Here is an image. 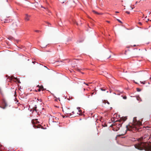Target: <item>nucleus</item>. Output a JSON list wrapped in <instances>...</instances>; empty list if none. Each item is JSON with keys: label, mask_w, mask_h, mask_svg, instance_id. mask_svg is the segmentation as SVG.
Returning a JSON list of instances; mask_svg holds the SVG:
<instances>
[{"label": "nucleus", "mask_w": 151, "mask_h": 151, "mask_svg": "<svg viewBox=\"0 0 151 151\" xmlns=\"http://www.w3.org/2000/svg\"><path fill=\"white\" fill-rule=\"evenodd\" d=\"M123 99H127V96H123Z\"/></svg>", "instance_id": "4468645a"}, {"label": "nucleus", "mask_w": 151, "mask_h": 151, "mask_svg": "<svg viewBox=\"0 0 151 151\" xmlns=\"http://www.w3.org/2000/svg\"><path fill=\"white\" fill-rule=\"evenodd\" d=\"M145 81H143V82H141V83H143V84H145Z\"/></svg>", "instance_id": "412c9836"}, {"label": "nucleus", "mask_w": 151, "mask_h": 151, "mask_svg": "<svg viewBox=\"0 0 151 151\" xmlns=\"http://www.w3.org/2000/svg\"><path fill=\"white\" fill-rule=\"evenodd\" d=\"M149 20V19H148L147 20V21H146V22H147V21H148Z\"/></svg>", "instance_id": "72a5a7b5"}, {"label": "nucleus", "mask_w": 151, "mask_h": 151, "mask_svg": "<svg viewBox=\"0 0 151 151\" xmlns=\"http://www.w3.org/2000/svg\"><path fill=\"white\" fill-rule=\"evenodd\" d=\"M43 8H44V9H45V8L44 7H43Z\"/></svg>", "instance_id": "49530a36"}, {"label": "nucleus", "mask_w": 151, "mask_h": 151, "mask_svg": "<svg viewBox=\"0 0 151 151\" xmlns=\"http://www.w3.org/2000/svg\"><path fill=\"white\" fill-rule=\"evenodd\" d=\"M2 105L3 107L0 106V107L4 109L7 106V103L5 100L3 99L2 101Z\"/></svg>", "instance_id": "20e7f679"}, {"label": "nucleus", "mask_w": 151, "mask_h": 151, "mask_svg": "<svg viewBox=\"0 0 151 151\" xmlns=\"http://www.w3.org/2000/svg\"><path fill=\"white\" fill-rule=\"evenodd\" d=\"M137 2H136V4H137Z\"/></svg>", "instance_id": "58836bf2"}, {"label": "nucleus", "mask_w": 151, "mask_h": 151, "mask_svg": "<svg viewBox=\"0 0 151 151\" xmlns=\"http://www.w3.org/2000/svg\"><path fill=\"white\" fill-rule=\"evenodd\" d=\"M32 63H34V64H35V63H36V62L33 61V62H32Z\"/></svg>", "instance_id": "c756f323"}, {"label": "nucleus", "mask_w": 151, "mask_h": 151, "mask_svg": "<svg viewBox=\"0 0 151 151\" xmlns=\"http://www.w3.org/2000/svg\"><path fill=\"white\" fill-rule=\"evenodd\" d=\"M76 60H78V59H76Z\"/></svg>", "instance_id": "c03bdc74"}, {"label": "nucleus", "mask_w": 151, "mask_h": 151, "mask_svg": "<svg viewBox=\"0 0 151 151\" xmlns=\"http://www.w3.org/2000/svg\"><path fill=\"white\" fill-rule=\"evenodd\" d=\"M35 31L36 32H40V31L38 30H36Z\"/></svg>", "instance_id": "b1692460"}, {"label": "nucleus", "mask_w": 151, "mask_h": 151, "mask_svg": "<svg viewBox=\"0 0 151 151\" xmlns=\"http://www.w3.org/2000/svg\"><path fill=\"white\" fill-rule=\"evenodd\" d=\"M111 57V55H105V58L107 59H108L110 58Z\"/></svg>", "instance_id": "0eeeda50"}, {"label": "nucleus", "mask_w": 151, "mask_h": 151, "mask_svg": "<svg viewBox=\"0 0 151 151\" xmlns=\"http://www.w3.org/2000/svg\"><path fill=\"white\" fill-rule=\"evenodd\" d=\"M107 103L108 104H109V102H108V101H107Z\"/></svg>", "instance_id": "c85d7f7f"}, {"label": "nucleus", "mask_w": 151, "mask_h": 151, "mask_svg": "<svg viewBox=\"0 0 151 151\" xmlns=\"http://www.w3.org/2000/svg\"><path fill=\"white\" fill-rule=\"evenodd\" d=\"M126 13L128 14H130V12L128 11H126Z\"/></svg>", "instance_id": "aec40b11"}, {"label": "nucleus", "mask_w": 151, "mask_h": 151, "mask_svg": "<svg viewBox=\"0 0 151 151\" xmlns=\"http://www.w3.org/2000/svg\"><path fill=\"white\" fill-rule=\"evenodd\" d=\"M16 91H15V94H16Z\"/></svg>", "instance_id": "4c0bfd02"}, {"label": "nucleus", "mask_w": 151, "mask_h": 151, "mask_svg": "<svg viewBox=\"0 0 151 151\" xmlns=\"http://www.w3.org/2000/svg\"><path fill=\"white\" fill-rule=\"evenodd\" d=\"M80 111H81V110H78V111L80 112Z\"/></svg>", "instance_id": "a19ab883"}, {"label": "nucleus", "mask_w": 151, "mask_h": 151, "mask_svg": "<svg viewBox=\"0 0 151 151\" xmlns=\"http://www.w3.org/2000/svg\"><path fill=\"white\" fill-rule=\"evenodd\" d=\"M43 8H44V9H45V8L44 7H43Z\"/></svg>", "instance_id": "de8ad7c7"}, {"label": "nucleus", "mask_w": 151, "mask_h": 151, "mask_svg": "<svg viewBox=\"0 0 151 151\" xmlns=\"http://www.w3.org/2000/svg\"><path fill=\"white\" fill-rule=\"evenodd\" d=\"M137 99L138 101H141L140 98L139 97H137Z\"/></svg>", "instance_id": "9b49d317"}, {"label": "nucleus", "mask_w": 151, "mask_h": 151, "mask_svg": "<svg viewBox=\"0 0 151 151\" xmlns=\"http://www.w3.org/2000/svg\"><path fill=\"white\" fill-rule=\"evenodd\" d=\"M40 89H42L43 88V87L42 86H40Z\"/></svg>", "instance_id": "a211bd4d"}, {"label": "nucleus", "mask_w": 151, "mask_h": 151, "mask_svg": "<svg viewBox=\"0 0 151 151\" xmlns=\"http://www.w3.org/2000/svg\"><path fill=\"white\" fill-rule=\"evenodd\" d=\"M76 24L77 25H78V23H77V22H76Z\"/></svg>", "instance_id": "ea45409f"}, {"label": "nucleus", "mask_w": 151, "mask_h": 151, "mask_svg": "<svg viewBox=\"0 0 151 151\" xmlns=\"http://www.w3.org/2000/svg\"><path fill=\"white\" fill-rule=\"evenodd\" d=\"M43 8H44V9H45V8L44 7H43Z\"/></svg>", "instance_id": "a18cd8bd"}, {"label": "nucleus", "mask_w": 151, "mask_h": 151, "mask_svg": "<svg viewBox=\"0 0 151 151\" xmlns=\"http://www.w3.org/2000/svg\"><path fill=\"white\" fill-rule=\"evenodd\" d=\"M13 78H14L15 80H18V79L17 78H14V76H12L11 77V79H13Z\"/></svg>", "instance_id": "f8f14e48"}, {"label": "nucleus", "mask_w": 151, "mask_h": 151, "mask_svg": "<svg viewBox=\"0 0 151 151\" xmlns=\"http://www.w3.org/2000/svg\"><path fill=\"white\" fill-rule=\"evenodd\" d=\"M34 108H35L34 110H35V111H36L37 107H35Z\"/></svg>", "instance_id": "393cba45"}, {"label": "nucleus", "mask_w": 151, "mask_h": 151, "mask_svg": "<svg viewBox=\"0 0 151 151\" xmlns=\"http://www.w3.org/2000/svg\"><path fill=\"white\" fill-rule=\"evenodd\" d=\"M44 67H46V68H47V67H46V66H44Z\"/></svg>", "instance_id": "09e8293b"}, {"label": "nucleus", "mask_w": 151, "mask_h": 151, "mask_svg": "<svg viewBox=\"0 0 151 151\" xmlns=\"http://www.w3.org/2000/svg\"><path fill=\"white\" fill-rule=\"evenodd\" d=\"M8 20H5V21H4V23H7L8 22Z\"/></svg>", "instance_id": "6ab92c4d"}, {"label": "nucleus", "mask_w": 151, "mask_h": 151, "mask_svg": "<svg viewBox=\"0 0 151 151\" xmlns=\"http://www.w3.org/2000/svg\"><path fill=\"white\" fill-rule=\"evenodd\" d=\"M151 12H150V13L149 14H151Z\"/></svg>", "instance_id": "37998d69"}, {"label": "nucleus", "mask_w": 151, "mask_h": 151, "mask_svg": "<svg viewBox=\"0 0 151 151\" xmlns=\"http://www.w3.org/2000/svg\"><path fill=\"white\" fill-rule=\"evenodd\" d=\"M139 24H140V25H142V23L141 22H139Z\"/></svg>", "instance_id": "a878e982"}, {"label": "nucleus", "mask_w": 151, "mask_h": 151, "mask_svg": "<svg viewBox=\"0 0 151 151\" xmlns=\"http://www.w3.org/2000/svg\"><path fill=\"white\" fill-rule=\"evenodd\" d=\"M17 27V24L16 22H14L10 26V28L11 31L15 30Z\"/></svg>", "instance_id": "7ed1b4c3"}, {"label": "nucleus", "mask_w": 151, "mask_h": 151, "mask_svg": "<svg viewBox=\"0 0 151 151\" xmlns=\"http://www.w3.org/2000/svg\"><path fill=\"white\" fill-rule=\"evenodd\" d=\"M150 137L147 134H145L137 139L138 142L134 145L135 148L140 150L143 149L146 151L151 150V146L147 142V141Z\"/></svg>", "instance_id": "f257e3e1"}, {"label": "nucleus", "mask_w": 151, "mask_h": 151, "mask_svg": "<svg viewBox=\"0 0 151 151\" xmlns=\"http://www.w3.org/2000/svg\"><path fill=\"white\" fill-rule=\"evenodd\" d=\"M37 100L39 101H42V99H39L38 98L37 99Z\"/></svg>", "instance_id": "5701e85b"}, {"label": "nucleus", "mask_w": 151, "mask_h": 151, "mask_svg": "<svg viewBox=\"0 0 151 151\" xmlns=\"http://www.w3.org/2000/svg\"><path fill=\"white\" fill-rule=\"evenodd\" d=\"M149 20V19H148L147 20V21H146V22H147V21H148Z\"/></svg>", "instance_id": "f704fd0d"}, {"label": "nucleus", "mask_w": 151, "mask_h": 151, "mask_svg": "<svg viewBox=\"0 0 151 151\" xmlns=\"http://www.w3.org/2000/svg\"><path fill=\"white\" fill-rule=\"evenodd\" d=\"M117 20L118 21L119 23H122V22L120 20H119V19H117Z\"/></svg>", "instance_id": "ddd939ff"}, {"label": "nucleus", "mask_w": 151, "mask_h": 151, "mask_svg": "<svg viewBox=\"0 0 151 151\" xmlns=\"http://www.w3.org/2000/svg\"><path fill=\"white\" fill-rule=\"evenodd\" d=\"M74 111H73L72 112V113H73V114H74Z\"/></svg>", "instance_id": "2f4dec72"}, {"label": "nucleus", "mask_w": 151, "mask_h": 151, "mask_svg": "<svg viewBox=\"0 0 151 151\" xmlns=\"http://www.w3.org/2000/svg\"><path fill=\"white\" fill-rule=\"evenodd\" d=\"M137 91H140V89L139 88H137Z\"/></svg>", "instance_id": "dca6fc26"}, {"label": "nucleus", "mask_w": 151, "mask_h": 151, "mask_svg": "<svg viewBox=\"0 0 151 151\" xmlns=\"http://www.w3.org/2000/svg\"><path fill=\"white\" fill-rule=\"evenodd\" d=\"M94 92H93L91 93L92 95H93V94H94Z\"/></svg>", "instance_id": "7c9ffc66"}, {"label": "nucleus", "mask_w": 151, "mask_h": 151, "mask_svg": "<svg viewBox=\"0 0 151 151\" xmlns=\"http://www.w3.org/2000/svg\"><path fill=\"white\" fill-rule=\"evenodd\" d=\"M80 81H79L80 82L83 83L85 84H86V85H87V86L88 85V84L85 83L84 82H83V80H82L81 79H80Z\"/></svg>", "instance_id": "1a4fd4ad"}, {"label": "nucleus", "mask_w": 151, "mask_h": 151, "mask_svg": "<svg viewBox=\"0 0 151 151\" xmlns=\"http://www.w3.org/2000/svg\"><path fill=\"white\" fill-rule=\"evenodd\" d=\"M101 90L102 91H105V89H103L102 88H101Z\"/></svg>", "instance_id": "4be33fe9"}, {"label": "nucleus", "mask_w": 151, "mask_h": 151, "mask_svg": "<svg viewBox=\"0 0 151 151\" xmlns=\"http://www.w3.org/2000/svg\"><path fill=\"white\" fill-rule=\"evenodd\" d=\"M33 127H36L37 128H40L41 127L42 128V127L41 125H39L38 126H37L34 125L33 126Z\"/></svg>", "instance_id": "6e6552de"}, {"label": "nucleus", "mask_w": 151, "mask_h": 151, "mask_svg": "<svg viewBox=\"0 0 151 151\" xmlns=\"http://www.w3.org/2000/svg\"><path fill=\"white\" fill-rule=\"evenodd\" d=\"M53 120L54 121V120H56V119H57V118H56V117H54L53 118Z\"/></svg>", "instance_id": "f3484780"}, {"label": "nucleus", "mask_w": 151, "mask_h": 151, "mask_svg": "<svg viewBox=\"0 0 151 151\" xmlns=\"http://www.w3.org/2000/svg\"><path fill=\"white\" fill-rule=\"evenodd\" d=\"M69 108H64V109L63 110V111L66 114H71V113L70 112L68 111Z\"/></svg>", "instance_id": "423d86ee"}, {"label": "nucleus", "mask_w": 151, "mask_h": 151, "mask_svg": "<svg viewBox=\"0 0 151 151\" xmlns=\"http://www.w3.org/2000/svg\"><path fill=\"white\" fill-rule=\"evenodd\" d=\"M93 12L95 14H100V13H98V12H97L95 11L94 10H93Z\"/></svg>", "instance_id": "9d476101"}, {"label": "nucleus", "mask_w": 151, "mask_h": 151, "mask_svg": "<svg viewBox=\"0 0 151 151\" xmlns=\"http://www.w3.org/2000/svg\"><path fill=\"white\" fill-rule=\"evenodd\" d=\"M107 22H108V23L109 22V21H107Z\"/></svg>", "instance_id": "e433bc0d"}, {"label": "nucleus", "mask_w": 151, "mask_h": 151, "mask_svg": "<svg viewBox=\"0 0 151 151\" xmlns=\"http://www.w3.org/2000/svg\"><path fill=\"white\" fill-rule=\"evenodd\" d=\"M142 125V122L136 120L134 121L133 124L126 126L127 129L129 130L134 131L138 130L139 126Z\"/></svg>", "instance_id": "f03ea898"}, {"label": "nucleus", "mask_w": 151, "mask_h": 151, "mask_svg": "<svg viewBox=\"0 0 151 151\" xmlns=\"http://www.w3.org/2000/svg\"><path fill=\"white\" fill-rule=\"evenodd\" d=\"M125 119H124V121H125L126 119H127L125 117Z\"/></svg>", "instance_id": "473e14b6"}, {"label": "nucleus", "mask_w": 151, "mask_h": 151, "mask_svg": "<svg viewBox=\"0 0 151 151\" xmlns=\"http://www.w3.org/2000/svg\"><path fill=\"white\" fill-rule=\"evenodd\" d=\"M32 124H35V122H34V120H32Z\"/></svg>", "instance_id": "2eb2a0df"}, {"label": "nucleus", "mask_w": 151, "mask_h": 151, "mask_svg": "<svg viewBox=\"0 0 151 151\" xmlns=\"http://www.w3.org/2000/svg\"><path fill=\"white\" fill-rule=\"evenodd\" d=\"M134 46V47H135V46H136V45H134V46Z\"/></svg>", "instance_id": "c9c22d12"}, {"label": "nucleus", "mask_w": 151, "mask_h": 151, "mask_svg": "<svg viewBox=\"0 0 151 151\" xmlns=\"http://www.w3.org/2000/svg\"><path fill=\"white\" fill-rule=\"evenodd\" d=\"M115 13H119V12H117V11H116V12H115Z\"/></svg>", "instance_id": "cd10ccee"}, {"label": "nucleus", "mask_w": 151, "mask_h": 151, "mask_svg": "<svg viewBox=\"0 0 151 151\" xmlns=\"http://www.w3.org/2000/svg\"><path fill=\"white\" fill-rule=\"evenodd\" d=\"M40 90H40V88H39L38 89V91H40Z\"/></svg>", "instance_id": "bb28decb"}, {"label": "nucleus", "mask_w": 151, "mask_h": 151, "mask_svg": "<svg viewBox=\"0 0 151 151\" xmlns=\"http://www.w3.org/2000/svg\"><path fill=\"white\" fill-rule=\"evenodd\" d=\"M37 123H39V122H37Z\"/></svg>", "instance_id": "79ce46f5"}, {"label": "nucleus", "mask_w": 151, "mask_h": 151, "mask_svg": "<svg viewBox=\"0 0 151 151\" xmlns=\"http://www.w3.org/2000/svg\"><path fill=\"white\" fill-rule=\"evenodd\" d=\"M31 17L30 15H28L27 14H26L25 15L24 20L26 21H27L30 20V18Z\"/></svg>", "instance_id": "39448f33"}]
</instances>
